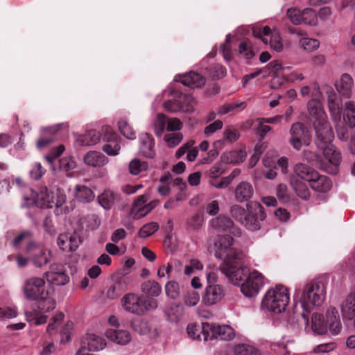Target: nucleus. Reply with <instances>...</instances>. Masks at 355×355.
Returning <instances> with one entry per match:
<instances>
[{
    "label": "nucleus",
    "mask_w": 355,
    "mask_h": 355,
    "mask_svg": "<svg viewBox=\"0 0 355 355\" xmlns=\"http://www.w3.org/2000/svg\"><path fill=\"white\" fill-rule=\"evenodd\" d=\"M235 262L223 263L220 269L223 273L234 284H239L247 275H248L245 282L241 284V293L248 297L256 296L263 285L266 279L263 275L257 270H252L249 272L247 268L238 267Z\"/></svg>",
    "instance_id": "obj_2"
},
{
    "label": "nucleus",
    "mask_w": 355,
    "mask_h": 355,
    "mask_svg": "<svg viewBox=\"0 0 355 355\" xmlns=\"http://www.w3.org/2000/svg\"><path fill=\"white\" fill-rule=\"evenodd\" d=\"M99 141V133L96 130H91L84 135H76L75 145L78 147L89 146L95 145Z\"/></svg>",
    "instance_id": "obj_24"
},
{
    "label": "nucleus",
    "mask_w": 355,
    "mask_h": 355,
    "mask_svg": "<svg viewBox=\"0 0 355 355\" xmlns=\"http://www.w3.org/2000/svg\"><path fill=\"white\" fill-rule=\"evenodd\" d=\"M225 173V168L222 163H216L207 172V175L211 180L217 179L220 175Z\"/></svg>",
    "instance_id": "obj_63"
},
{
    "label": "nucleus",
    "mask_w": 355,
    "mask_h": 355,
    "mask_svg": "<svg viewBox=\"0 0 355 355\" xmlns=\"http://www.w3.org/2000/svg\"><path fill=\"white\" fill-rule=\"evenodd\" d=\"M354 86L352 77L348 73H343L335 83L337 91L343 96L349 97Z\"/></svg>",
    "instance_id": "obj_25"
},
{
    "label": "nucleus",
    "mask_w": 355,
    "mask_h": 355,
    "mask_svg": "<svg viewBox=\"0 0 355 355\" xmlns=\"http://www.w3.org/2000/svg\"><path fill=\"white\" fill-rule=\"evenodd\" d=\"M247 156L246 152L243 150H233L224 155L222 159L226 163H241L243 162Z\"/></svg>",
    "instance_id": "obj_42"
},
{
    "label": "nucleus",
    "mask_w": 355,
    "mask_h": 355,
    "mask_svg": "<svg viewBox=\"0 0 355 355\" xmlns=\"http://www.w3.org/2000/svg\"><path fill=\"white\" fill-rule=\"evenodd\" d=\"M293 171L297 177L309 183L314 177H316L317 171L302 163L296 164L293 167Z\"/></svg>",
    "instance_id": "obj_30"
},
{
    "label": "nucleus",
    "mask_w": 355,
    "mask_h": 355,
    "mask_svg": "<svg viewBox=\"0 0 355 355\" xmlns=\"http://www.w3.org/2000/svg\"><path fill=\"white\" fill-rule=\"evenodd\" d=\"M67 237L69 238L67 241V251L71 252L76 250L80 243V236L76 233L68 232Z\"/></svg>",
    "instance_id": "obj_60"
},
{
    "label": "nucleus",
    "mask_w": 355,
    "mask_h": 355,
    "mask_svg": "<svg viewBox=\"0 0 355 355\" xmlns=\"http://www.w3.org/2000/svg\"><path fill=\"white\" fill-rule=\"evenodd\" d=\"M270 31L271 30L268 26L254 27L252 28V34L254 37L261 39L265 44H267L268 42L266 37L270 35Z\"/></svg>",
    "instance_id": "obj_56"
},
{
    "label": "nucleus",
    "mask_w": 355,
    "mask_h": 355,
    "mask_svg": "<svg viewBox=\"0 0 355 355\" xmlns=\"http://www.w3.org/2000/svg\"><path fill=\"white\" fill-rule=\"evenodd\" d=\"M287 17L294 25L302 24V10L297 8H291L287 10Z\"/></svg>",
    "instance_id": "obj_55"
},
{
    "label": "nucleus",
    "mask_w": 355,
    "mask_h": 355,
    "mask_svg": "<svg viewBox=\"0 0 355 355\" xmlns=\"http://www.w3.org/2000/svg\"><path fill=\"white\" fill-rule=\"evenodd\" d=\"M234 355H261L259 349L249 343H239L234 346Z\"/></svg>",
    "instance_id": "obj_38"
},
{
    "label": "nucleus",
    "mask_w": 355,
    "mask_h": 355,
    "mask_svg": "<svg viewBox=\"0 0 355 355\" xmlns=\"http://www.w3.org/2000/svg\"><path fill=\"white\" fill-rule=\"evenodd\" d=\"M159 228L155 222H151L144 225L139 232V236L141 238H146L155 233Z\"/></svg>",
    "instance_id": "obj_57"
},
{
    "label": "nucleus",
    "mask_w": 355,
    "mask_h": 355,
    "mask_svg": "<svg viewBox=\"0 0 355 355\" xmlns=\"http://www.w3.org/2000/svg\"><path fill=\"white\" fill-rule=\"evenodd\" d=\"M203 269L202 263L196 259H191L184 268V273L187 276L191 275L195 270H201Z\"/></svg>",
    "instance_id": "obj_58"
},
{
    "label": "nucleus",
    "mask_w": 355,
    "mask_h": 355,
    "mask_svg": "<svg viewBox=\"0 0 355 355\" xmlns=\"http://www.w3.org/2000/svg\"><path fill=\"white\" fill-rule=\"evenodd\" d=\"M105 336L110 340L121 345H127L132 340L130 333L123 329H107Z\"/></svg>",
    "instance_id": "obj_23"
},
{
    "label": "nucleus",
    "mask_w": 355,
    "mask_h": 355,
    "mask_svg": "<svg viewBox=\"0 0 355 355\" xmlns=\"http://www.w3.org/2000/svg\"><path fill=\"white\" fill-rule=\"evenodd\" d=\"M26 251L36 267H42L50 260V252L41 244L31 242L26 247Z\"/></svg>",
    "instance_id": "obj_9"
},
{
    "label": "nucleus",
    "mask_w": 355,
    "mask_h": 355,
    "mask_svg": "<svg viewBox=\"0 0 355 355\" xmlns=\"http://www.w3.org/2000/svg\"><path fill=\"white\" fill-rule=\"evenodd\" d=\"M214 255L223 263L235 262L242 259V254L235 248L234 239L230 236L219 235L214 242Z\"/></svg>",
    "instance_id": "obj_8"
},
{
    "label": "nucleus",
    "mask_w": 355,
    "mask_h": 355,
    "mask_svg": "<svg viewBox=\"0 0 355 355\" xmlns=\"http://www.w3.org/2000/svg\"><path fill=\"white\" fill-rule=\"evenodd\" d=\"M139 152L146 157L153 158L155 155V140L147 132L139 135Z\"/></svg>",
    "instance_id": "obj_17"
},
{
    "label": "nucleus",
    "mask_w": 355,
    "mask_h": 355,
    "mask_svg": "<svg viewBox=\"0 0 355 355\" xmlns=\"http://www.w3.org/2000/svg\"><path fill=\"white\" fill-rule=\"evenodd\" d=\"M165 142L170 148L177 146L183 139V135L180 132L168 133L164 138Z\"/></svg>",
    "instance_id": "obj_53"
},
{
    "label": "nucleus",
    "mask_w": 355,
    "mask_h": 355,
    "mask_svg": "<svg viewBox=\"0 0 355 355\" xmlns=\"http://www.w3.org/2000/svg\"><path fill=\"white\" fill-rule=\"evenodd\" d=\"M300 46L305 51H313L319 48L320 42L316 39L306 37L301 40Z\"/></svg>",
    "instance_id": "obj_54"
},
{
    "label": "nucleus",
    "mask_w": 355,
    "mask_h": 355,
    "mask_svg": "<svg viewBox=\"0 0 355 355\" xmlns=\"http://www.w3.org/2000/svg\"><path fill=\"white\" fill-rule=\"evenodd\" d=\"M270 347L279 355H290V352L287 349V345L283 340L274 342Z\"/></svg>",
    "instance_id": "obj_64"
},
{
    "label": "nucleus",
    "mask_w": 355,
    "mask_h": 355,
    "mask_svg": "<svg viewBox=\"0 0 355 355\" xmlns=\"http://www.w3.org/2000/svg\"><path fill=\"white\" fill-rule=\"evenodd\" d=\"M123 309L130 313L135 314H142L144 312L141 298L134 293L125 295L121 300Z\"/></svg>",
    "instance_id": "obj_12"
},
{
    "label": "nucleus",
    "mask_w": 355,
    "mask_h": 355,
    "mask_svg": "<svg viewBox=\"0 0 355 355\" xmlns=\"http://www.w3.org/2000/svg\"><path fill=\"white\" fill-rule=\"evenodd\" d=\"M175 81H179L185 86L192 88H198L204 86L206 79L198 73L191 71L185 74L177 75L175 77Z\"/></svg>",
    "instance_id": "obj_13"
},
{
    "label": "nucleus",
    "mask_w": 355,
    "mask_h": 355,
    "mask_svg": "<svg viewBox=\"0 0 355 355\" xmlns=\"http://www.w3.org/2000/svg\"><path fill=\"white\" fill-rule=\"evenodd\" d=\"M235 336L234 329L230 325H214L211 324L210 338L230 340Z\"/></svg>",
    "instance_id": "obj_18"
},
{
    "label": "nucleus",
    "mask_w": 355,
    "mask_h": 355,
    "mask_svg": "<svg viewBox=\"0 0 355 355\" xmlns=\"http://www.w3.org/2000/svg\"><path fill=\"white\" fill-rule=\"evenodd\" d=\"M177 101H182V110L184 112H193L198 102L196 99L191 96L182 93H175Z\"/></svg>",
    "instance_id": "obj_34"
},
{
    "label": "nucleus",
    "mask_w": 355,
    "mask_h": 355,
    "mask_svg": "<svg viewBox=\"0 0 355 355\" xmlns=\"http://www.w3.org/2000/svg\"><path fill=\"white\" fill-rule=\"evenodd\" d=\"M309 185L315 191L326 193L331 189L332 182L328 177L320 175L317 171L316 177L311 180Z\"/></svg>",
    "instance_id": "obj_26"
},
{
    "label": "nucleus",
    "mask_w": 355,
    "mask_h": 355,
    "mask_svg": "<svg viewBox=\"0 0 355 355\" xmlns=\"http://www.w3.org/2000/svg\"><path fill=\"white\" fill-rule=\"evenodd\" d=\"M225 295V292L222 286L219 284L207 285L202 297V302L205 306H213L219 302Z\"/></svg>",
    "instance_id": "obj_11"
},
{
    "label": "nucleus",
    "mask_w": 355,
    "mask_h": 355,
    "mask_svg": "<svg viewBox=\"0 0 355 355\" xmlns=\"http://www.w3.org/2000/svg\"><path fill=\"white\" fill-rule=\"evenodd\" d=\"M239 137V133L238 130L232 126L225 128L223 132V139H218L214 143L215 148L220 147L225 145L226 143L232 144L237 141Z\"/></svg>",
    "instance_id": "obj_32"
},
{
    "label": "nucleus",
    "mask_w": 355,
    "mask_h": 355,
    "mask_svg": "<svg viewBox=\"0 0 355 355\" xmlns=\"http://www.w3.org/2000/svg\"><path fill=\"white\" fill-rule=\"evenodd\" d=\"M238 51L239 54L246 60L252 59L255 55L252 42L249 40H243L239 44Z\"/></svg>",
    "instance_id": "obj_44"
},
{
    "label": "nucleus",
    "mask_w": 355,
    "mask_h": 355,
    "mask_svg": "<svg viewBox=\"0 0 355 355\" xmlns=\"http://www.w3.org/2000/svg\"><path fill=\"white\" fill-rule=\"evenodd\" d=\"M106 345L105 340L101 336L96 334H88L87 336V351H99L104 349Z\"/></svg>",
    "instance_id": "obj_36"
},
{
    "label": "nucleus",
    "mask_w": 355,
    "mask_h": 355,
    "mask_svg": "<svg viewBox=\"0 0 355 355\" xmlns=\"http://www.w3.org/2000/svg\"><path fill=\"white\" fill-rule=\"evenodd\" d=\"M326 323L327 324V330L332 335H338L342 329V324L339 313L336 308L330 306L326 311Z\"/></svg>",
    "instance_id": "obj_14"
},
{
    "label": "nucleus",
    "mask_w": 355,
    "mask_h": 355,
    "mask_svg": "<svg viewBox=\"0 0 355 355\" xmlns=\"http://www.w3.org/2000/svg\"><path fill=\"white\" fill-rule=\"evenodd\" d=\"M254 189L252 184L248 181L239 182L235 187L234 196L236 202L243 203L248 202L254 196Z\"/></svg>",
    "instance_id": "obj_15"
},
{
    "label": "nucleus",
    "mask_w": 355,
    "mask_h": 355,
    "mask_svg": "<svg viewBox=\"0 0 355 355\" xmlns=\"http://www.w3.org/2000/svg\"><path fill=\"white\" fill-rule=\"evenodd\" d=\"M53 192L49 191L46 187H42L40 191L34 194L33 202L42 208H53Z\"/></svg>",
    "instance_id": "obj_19"
},
{
    "label": "nucleus",
    "mask_w": 355,
    "mask_h": 355,
    "mask_svg": "<svg viewBox=\"0 0 355 355\" xmlns=\"http://www.w3.org/2000/svg\"><path fill=\"white\" fill-rule=\"evenodd\" d=\"M61 124L44 128L42 129V137L37 142V147L42 148L55 139V133L60 130Z\"/></svg>",
    "instance_id": "obj_28"
},
{
    "label": "nucleus",
    "mask_w": 355,
    "mask_h": 355,
    "mask_svg": "<svg viewBox=\"0 0 355 355\" xmlns=\"http://www.w3.org/2000/svg\"><path fill=\"white\" fill-rule=\"evenodd\" d=\"M99 205L105 209H110L114 205L120 202L121 197L112 191L107 190L98 196Z\"/></svg>",
    "instance_id": "obj_27"
},
{
    "label": "nucleus",
    "mask_w": 355,
    "mask_h": 355,
    "mask_svg": "<svg viewBox=\"0 0 355 355\" xmlns=\"http://www.w3.org/2000/svg\"><path fill=\"white\" fill-rule=\"evenodd\" d=\"M119 130L121 133L129 139H135L136 134L133 128L125 120H120L118 122Z\"/></svg>",
    "instance_id": "obj_50"
},
{
    "label": "nucleus",
    "mask_w": 355,
    "mask_h": 355,
    "mask_svg": "<svg viewBox=\"0 0 355 355\" xmlns=\"http://www.w3.org/2000/svg\"><path fill=\"white\" fill-rule=\"evenodd\" d=\"M290 296L286 287L277 285L269 288L261 301V309L274 313L284 312L289 304Z\"/></svg>",
    "instance_id": "obj_5"
},
{
    "label": "nucleus",
    "mask_w": 355,
    "mask_h": 355,
    "mask_svg": "<svg viewBox=\"0 0 355 355\" xmlns=\"http://www.w3.org/2000/svg\"><path fill=\"white\" fill-rule=\"evenodd\" d=\"M302 24L309 26H315L318 24V17L315 11L311 8L302 10Z\"/></svg>",
    "instance_id": "obj_47"
},
{
    "label": "nucleus",
    "mask_w": 355,
    "mask_h": 355,
    "mask_svg": "<svg viewBox=\"0 0 355 355\" xmlns=\"http://www.w3.org/2000/svg\"><path fill=\"white\" fill-rule=\"evenodd\" d=\"M241 225H244L247 229L251 231H254L260 228L259 220L251 213H248L246 214L241 223Z\"/></svg>",
    "instance_id": "obj_51"
},
{
    "label": "nucleus",
    "mask_w": 355,
    "mask_h": 355,
    "mask_svg": "<svg viewBox=\"0 0 355 355\" xmlns=\"http://www.w3.org/2000/svg\"><path fill=\"white\" fill-rule=\"evenodd\" d=\"M232 216L241 224L248 214L245 209L239 205H234L230 208Z\"/></svg>",
    "instance_id": "obj_59"
},
{
    "label": "nucleus",
    "mask_w": 355,
    "mask_h": 355,
    "mask_svg": "<svg viewBox=\"0 0 355 355\" xmlns=\"http://www.w3.org/2000/svg\"><path fill=\"white\" fill-rule=\"evenodd\" d=\"M326 297V288L320 282H311L305 284L302 289L296 290L294 300H298L293 306V314L297 318L301 316L305 325L308 324L310 307L320 306Z\"/></svg>",
    "instance_id": "obj_4"
},
{
    "label": "nucleus",
    "mask_w": 355,
    "mask_h": 355,
    "mask_svg": "<svg viewBox=\"0 0 355 355\" xmlns=\"http://www.w3.org/2000/svg\"><path fill=\"white\" fill-rule=\"evenodd\" d=\"M211 226L216 231L225 232L234 225L232 220L227 216L220 215L210 220Z\"/></svg>",
    "instance_id": "obj_33"
},
{
    "label": "nucleus",
    "mask_w": 355,
    "mask_h": 355,
    "mask_svg": "<svg viewBox=\"0 0 355 355\" xmlns=\"http://www.w3.org/2000/svg\"><path fill=\"white\" fill-rule=\"evenodd\" d=\"M73 196L75 198L84 203L90 202L95 198L94 193L85 185L77 184L74 187Z\"/></svg>",
    "instance_id": "obj_29"
},
{
    "label": "nucleus",
    "mask_w": 355,
    "mask_h": 355,
    "mask_svg": "<svg viewBox=\"0 0 355 355\" xmlns=\"http://www.w3.org/2000/svg\"><path fill=\"white\" fill-rule=\"evenodd\" d=\"M307 110L309 115L314 119L313 127L316 137H321L324 134L326 139H331L333 130L327 120L321 102L316 98L311 99L307 103Z\"/></svg>",
    "instance_id": "obj_7"
},
{
    "label": "nucleus",
    "mask_w": 355,
    "mask_h": 355,
    "mask_svg": "<svg viewBox=\"0 0 355 355\" xmlns=\"http://www.w3.org/2000/svg\"><path fill=\"white\" fill-rule=\"evenodd\" d=\"M141 289L144 294L150 297H158L162 291L160 284L154 280L143 283Z\"/></svg>",
    "instance_id": "obj_37"
},
{
    "label": "nucleus",
    "mask_w": 355,
    "mask_h": 355,
    "mask_svg": "<svg viewBox=\"0 0 355 355\" xmlns=\"http://www.w3.org/2000/svg\"><path fill=\"white\" fill-rule=\"evenodd\" d=\"M312 329L318 334H324L327 331V324L320 313H313L311 318Z\"/></svg>",
    "instance_id": "obj_39"
},
{
    "label": "nucleus",
    "mask_w": 355,
    "mask_h": 355,
    "mask_svg": "<svg viewBox=\"0 0 355 355\" xmlns=\"http://www.w3.org/2000/svg\"><path fill=\"white\" fill-rule=\"evenodd\" d=\"M46 170L43 168L41 163L40 162H34L30 170V175L31 178L37 180H40L43 175L45 173Z\"/></svg>",
    "instance_id": "obj_62"
},
{
    "label": "nucleus",
    "mask_w": 355,
    "mask_h": 355,
    "mask_svg": "<svg viewBox=\"0 0 355 355\" xmlns=\"http://www.w3.org/2000/svg\"><path fill=\"white\" fill-rule=\"evenodd\" d=\"M175 93L180 92L176 90L171 91L169 94L171 98L164 103V107L166 110L171 112H182V101L176 100L178 98L175 96Z\"/></svg>",
    "instance_id": "obj_40"
},
{
    "label": "nucleus",
    "mask_w": 355,
    "mask_h": 355,
    "mask_svg": "<svg viewBox=\"0 0 355 355\" xmlns=\"http://www.w3.org/2000/svg\"><path fill=\"white\" fill-rule=\"evenodd\" d=\"M327 103L329 110L335 123L338 138L346 141L348 138V132L345 125L355 129V104L352 101L345 103V110L342 116V101L331 87H327Z\"/></svg>",
    "instance_id": "obj_3"
},
{
    "label": "nucleus",
    "mask_w": 355,
    "mask_h": 355,
    "mask_svg": "<svg viewBox=\"0 0 355 355\" xmlns=\"http://www.w3.org/2000/svg\"><path fill=\"white\" fill-rule=\"evenodd\" d=\"M172 180L171 175L168 174L161 178L160 182L163 185L157 188V191L161 196H166L170 193V188L168 184Z\"/></svg>",
    "instance_id": "obj_61"
},
{
    "label": "nucleus",
    "mask_w": 355,
    "mask_h": 355,
    "mask_svg": "<svg viewBox=\"0 0 355 355\" xmlns=\"http://www.w3.org/2000/svg\"><path fill=\"white\" fill-rule=\"evenodd\" d=\"M46 280L50 285L62 286L67 284L69 277L66 272L64 266L61 264H53L49 271L45 273Z\"/></svg>",
    "instance_id": "obj_10"
},
{
    "label": "nucleus",
    "mask_w": 355,
    "mask_h": 355,
    "mask_svg": "<svg viewBox=\"0 0 355 355\" xmlns=\"http://www.w3.org/2000/svg\"><path fill=\"white\" fill-rule=\"evenodd\" d=\"M127 289L128 282L126 279L121 277L109 287L107 291V296L111 300L116 299Z\"/></svg>",
    "instance_id": "obj_31"
},
{
    "label": "nucleus",
    "mask_w": 355,
    "mask_h": 355,
    "mask_svg": "<svg viewBox=\"0 0 355 355\" xmlns=\"http://www.w3.org/2000/svg\"><path fill=\"white\" fill-rule=\"evenodd\" d=\"M105 131L109 133L110 135L105 137V139L107 140V143L103 145V150L110 156H116L119 155L121 149L119 140L116 134L112 133L111 128H106Z\"/></svg>",
    "instance_id": "obj_20"
},
{
    "label": "nucleus",
    "mask_w": 355,
    "mask_h": 355,
    "mask_svg": "<svg viewBox=\"0 0 355 355\" xmlns=\"http://www.w3.org/2000/svg\"><path fill=\"white\" fill-rule=\"evenodd\" d=\"M109 159L101 152L89 151L84 156L86 165L95 168H101L106 165Z\"/></svg>",
    "instance_id": "obj_22"
},
{
    "label": "nucleus",
    "mask_w": 355,
    "mask_h": 355,
    "mask_svg": "<svg viewBox=\"0 0 355 355\" xmlns=\"http://www.w3.org/2000/svg\"><path fill=\"white\" fill-rule=\"evenodd\" d=\"M167 124V117L162 113H159L153 122V129L157 137H161Z\"/></svg>",
    "instance_id": "obj_46"
},
{
    "label": "nucleus",
    "mask_w": 355,
    "mask_h": 355,
    "mask_svg": "<svg viewBox=\"0 0 355 355\" xmlns=\"http://www.w3.org/2000/svg\"><path fill=\"white\" fill-rule=\"evenodd\" d=\"M22 291L26 299L38 301V310L26 312L27 320L36 325L44 324L48 317L45 313L55 308L56 303L52 297L53 290L43 278L31 277L25 280Z\"/></svg>",
    "instance_id": "obj_1"
},
{
    "label": "nucleus",
    "mask_w": 355,
    "mask_h": 355,
    "mask_svg": "<svg viewBox=\"0 0 355 355\" xmlns=\"http://www.w3.org/2000/svg\"><path fill=\"white\" fill-rule=\"evenodd\" d=\"M340 309L343 318L352 320L355 315V293H350L340 304Z\"/></svg>",
    "instance_id": "obj_21"
},
{
    "label": "nucleus",
    "mask_w": 355,
    "mask_h": 355,
    "mask_svg": "<svg viewBox=\"0 0 355 355\" xmlns=\"http://www.w3.org/2000/svg\"><path fill=\"white\" fill-rule=\"evenodd\" d=\"M210 329L211 324L201 323L197 324L196 323H190L187 326V334L188 336L193 340H201L200 334L203 336L205 341L208 340L210 338Z\"/></svg>",
    "instance_id": "obj_16"
},
{
    "label": "nucleus",
    "mask_w": 355,
    "mask_h": 355,
    "mask_svg": "<svg viewBox=\"0 0 355 355\" xmlns=\"http://www.w3.org/2000/svg\"><path fill=\"white\" fill-rule=\"evenodd\" d=\"M245 106V103L241 101L225 103L218 107L217 114L218 115H223L227 113L236 114L244 110Z\"/></svg>",
    "instance_id": "obj_35"
},
{
    "label": "nucleus",
    "mask_w": 355,
    "mask_h": 355,
    "mask_svg": "<svg viewBox=\"0 0 355 355\" xmlns=\"http://www.w3.org/2000/svg\"><path fill=\"white\" fill-rule=\"evenodd\" d=\"M324 135L322 134L321 137H316V144L323 151L322 167L327 173L336 174L341 162V153L332 144L334 132L332 131V137L329 139H326Z\"/></svg>",
    "instance_id": "obj_6"
},
{
    "label": "nucleus",
    "mask_w": 355,
    "mask_h": 355,
    "mask_svg": "<svg viewBox=\"0 0 355 355\" xmlns=\"http://www.w3.org/2000/svg\"><path fill=\"white\" fill-rule=\"evenodd\" d=\"M291 184L296 194L303 200H308L311 196V192L307 186L301 181H292Z\"/></svg>",
    "instance_id": "obj_45"
},
{
    "label": "nucleus",
    "mask_w": 355,
    "mask_h": 355,
    "mask_svg": "<svg viewBox=\"0 0 355 355\" xmlns=\"http://www.w3.org/2000/svg\"><path fill=\"white\" fill-rule=\"evenodd\" d=\"M290 133L291 135V138L304 140L309 139L308 130L305 128L304 125L300 123H294L291 126Z\"/></svg>",
    "instance_id": "obj_43"
},
{
    "label": "nucleus",
    "mask_w": 355,
    "mask_h": 355,
    "mask_svg": "<svg viewBox=\"0 0 355 355\" xmlns=\"http://www.w3.org/2000/svg\"><path fill=\"white\" fill-rule=\"evenodd\" d=\"M270 46L271 49L277 52L282 51L284 44L279 32L274 30L272 33L270 32Z\"/></svg>",
    "instance_id": "obj_48"
},
{
    "label": "nucleus",
    "mask_w": 355,
    "mask_h": 355,
    "mask_svg": "<svg viewBox=\"0 0 355 355\" xmlns=\"http://www.w3.org/2000/svg\"><path fill=\"white\" fill-rule=\"evenodd\" d=\"M165 293L173 300L178 298L180 295L179 284L174 280L168 282L165 285Z\"/></svg>",
    "instance_id": "obj_52"
},
{
    "label": "nucleus",
    "mask_w": 355,
    "mask_h": 355,
    "mask_svg": "<svg viewBox=\"0 0 355 355\" xmlns=\"http://www.w3.org/2000/svg\"><path fill=\"white\" fill-rule=\"evenodd\" d=\"M148 168V163L138 158L132 159L128 166L129 172L132 175H137L141 173L147 171Z\"/></svg>",
    "instance_id": "obj_41"
},
{
    "label": "nucleus",
    "mask_w": 355,
    "mask_h": 355,
    "mask_svg": "<svg viewBox=\"0 0 355 355\" xmlns=\"http://www.w3.org/2000/svg\"><path fill=\"white\" fill-rule=\"evenodd\" d=\"M182 300L187 306H195L200 301V295L198 292L191 290L183 295Z\"/></svg>",
    "instance_id": "obj_49"
}]
</instances>
